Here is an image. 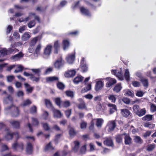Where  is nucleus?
Listing matches in <instances>:
<instances>
[{
    "mask_svg": "<svg viewBox=\"0 0 156 156\" xmlns=\"http://www.w3.org/2000/svg\"><path fill=\"white\" fill-rule=\"evenodd\" d=\"M23 56L24 55L23 53L21 51H20L18 54L12 56L11 58L16 61L18 60L20 58L23 57Z\"/></svg>",
    "mask_w": 156,
    "mask_h": 156,
    "instance_id": "nucleus-10",
    "label": "nucleus"
},
{
    "mask_svg": "<svg viewBox=\"0 0 156 156\" xmlns=\"http://www.w3.org/2000/svg\"><path fill=\"white\" fill-rule=\"evenodd\" d=\"M7 50L6 48H3L0 50V57L7 55Z\"/></svg>",
    "mask_w": 156,
    "mask_h": 156,
    "instance_id": "nucleus-45",
    "label": "nucleus"
},
{
    "mask_svg": "<svg viewBox=\"0 0 156 156\" xmlns=\"http://www.w3.org/2000/svg\"><path fill=\"white\" fill-rule=\"evenodd\" d=\"M62 44L63 46V48L64 50H65L69 48L70 42L69 40L65 39L63 40Z\"/></svg>",
    "mask_w": 156,
    "mask_h": 156,
    "instance_id": "nucleus-19",
    "label": "nucleus"
},
{
    "mask_svg": "<svg viewBox=\"0 0 156 156\" xmlns=\"http://www.w3.org/2000/svg\"><path fill=\"white\" fill-rule=\"evenodd\" d=\"M116 76L121 80H123L124 79V77L121 69L117 73Z\"/></svg>",
    "mask_w": 156,
    "mask_h": 156,
    "instance_id": "nucleus-28",
    "label": "nucleus"
},
{
    "mask_svg": "<svg viewBox=\"0 0 156 156\" xmlns=\"http://www.w3.org/2000/svg\"><path fill=\"white\" fill-rule=\"evenodd\" d=\"M78 107L80 109H83L86 108V104L84 101L79 104L78 105Z\"/></svg>",
    "mask_w": 156,
    "mask_h": 156,
    "instance_id": "nucleus-43",
    "label": "nucleus"
},
{
    "mask_svg": "<svg viewBox=\"0 0 156 156\" xmlns=\"http://www.w3.org/2000/svg\"><path fill=\"white\" fill-rule=\"evenodd\" d=\"M120 113L124 117L127 118L132 116V113L129 110L126 108L122 109L120 110Z\"/></svg>",
    "mask_w": 156,
    "mask_h": 156,
    "instance_id": "nucleus-3",
    "label": "nucleus"
},
{
    "mask_svg": "<svg viewBox=\"0 0 156 156\" xmlns=\"http://www.w3.org/2000/svg\"><path fill=\"white\" fill-rule=\"evenodd\" d=\"M56 86L58 88L61 90H63L65 86V84L62 82L58 81L56 83Z\"/></svg>",
    "mask_w": 156,
    "mask_h": 156,
    "instance_id": "nucleus-25",
    "label": "nucleus"
},
{
    "mask_svg": "<svg viewBox=\"0 0 156 156\" xmlns=\"http://www.w3.org/2000/svg\"><path fill=\"white\" fill-rule=\"evenodd\" d=\"M30 113L32 114H36L37 112V108L35 105L32 106L30 108Z\"/></svg>",
    "mask_w": 156,
    "mask_h": 156,
    "instance_id": "nucleus-41",
    "label": "nucleus"
},
{
    "mask_svg": "<svg viewBox=\"0 0 156 156\" xmlns=\"http://www.w3.org/2000/svg\"><path fill=\"white\" fill-rule=\"evenodd\" d=\"M15 135L16 136V139H18L19 138V133L18 132L13 133H10L8 132L5 136V138L7 140H8L12 139L13 136Z\"/></svg>",
    "mask_w": 156,
    "mask_h": 156,
    "instance_id": "nucleus-6",
    "label": "nucleus"
},
{
    "mask_svg": "<svg viewBox=\"0 0 156 156\" xmlns=\"http://www.w3.org/2000/svg\"><path fill=\"white\" fill-rule=\"evenodd\" d=\"M67 3V2L65 0H62L60 2V4L58 5V7L62 8Z\"/></svg>",
    "mask_w": 156,
    "mask_h": 156,
    "instance_id": "nucleus-56",
    "label": "nucleus"
},
{
    "mask_svg": "<svg viewBox=\"0 0 156 156\" xmlns=\"http://www.w3.org/2000/svg\"><path fill=\"white\" fill-rule=\"evenodd\" d=\"M122 88L121 84L118 83L116 84L113 89V90L116 93H118L121 90Z\"/></svg>",
    "mask_w": 156,
    "mask_h": 156,
    "instance_id": "nucleus-26",
    "label": "nucleus"
},
{
    "mask_svg": "<svg viewBox=\"0 0 156 156\" xmlns=\"http://www.w3.org/2000/svg\"><path fill=\"white\" fill-rule=\"evenodd\" d=\"M91 88V86L90 84H88L85 87L83 88L81 90L82 93H84L90 90Z\"/></svg>",
    "mask_w": 156,
    "mask_h": 156,
    "instance_id": "nucleus-36",
    "label": "nucleus"
},
{
    "mask_svg": "<svg viewBox=\"0 0 156 156\" xmlns=\"http://www.w3.org/2000/svg\"><path fill=\"white\" fill-rule=\"evenodd\" d=\"M76 133V131L73 128H71L69 130V134L71 136H74Z\"/></svg>",
    "mask_w": 156,
    "mask_h": 156,
    "instance_id": "nucleus-61",
    "label": "nucleus"
},
{
    "mask_svg": "<svg viewBox=\"0 0 156 156\" xmlns=\"http://www.w3.org/2000/svg\"><path fill=\"white\" fill-rule=\"evenodd\" d=\"M104 86L103 82L101 80H99L96 82L95 87V89L96 91H98L101 89Z\"/></svg>",
    "mask_w": 156,
    "mask_h": 156,
    "instance_id": "nucleus-13",
    "label": "nucleus"
},
{
    "mask_svg": "<svg viewBox=\"0 0 156 156\" xmlns=\"http://www.w3.org/2000/svg\"><path fill=\"white\" fill-rule=\"evenodd\" d=\"M54 115L56 117L60 118L62 117V114L60 111L58 110H55L53 111Z\"/></svg>",
    "mask_w": 156,
    "mask_h": 156,
    "instance_id": "nucleus-34",
    "label": "nucleus"
},
{
    "mask_svg": "<svg viewBox=\"0 0 156 156\" xmlns=\"http://www.w3.org/2000/svg\"><path fill=\"white\" fill-rule=\"evenodd\" d=\"M65 93L68 97H70L72 98L74 97V92L73 91L67 90L65 91Z\"/></svg>",
    "mask_w": 156,
    "mask_h": 156,
    "instance_id": "nucleus-40",
    "label": "nucleus"
},
{
    "mask_svg": "<svg viewBox=\"0 0 156 156\" xmlns=\"http://www.w3.org/2000/svg\"><path fill=\"white\" fill-rule=\"evenodd\" d=\"M41 124L44 130L45 131H48L50 130V127L47 123H42Z\"/></svg>",
    "mask_w": 156,
    "mask_h": 156,
    "instance_id": "nucleus-50",
    "label": "nucleus"
},
{
    "mask_svg": "<svg viewBox=\"0 0 156 156\" xmlns=\"http://www.w3.org/2000/svg\"><path fill=\"white\" fill-rule=\"evenodd\" d=\"M80 10L81 13L82 14L87 16L90 15V12L89 10L85 8L84 7H81L80 8Z\"/></svg>",
    "mask_w": 156,
    "mask_h": 156,
    "instance_id": "nucleus-18",
    "label": "nucleus"
},
{
    "mask_svg": "<svg viewBox=\"0 0 156 156\" xmlns=\"http://www.w3.org/2000/svg\"><path fill=\"white\" fill-rule=\"evenodd\" d=\"M39 37L37 36L34 38L31 41V44L32 46H34L38 41Z\"/></svg>",
    "mask_w": 156,
    "mask_h": 156,
    "instance_id": "nucleus-46",
    "label": "nucleus"
},
{
    "mask_svg": "<svg viewBox=\"0 0 156 156\" xmlns=\"http://www.w3.org/2000/svg\"><path fill=\"white\" fill-rule=\"evenodd\" d=\"M36 24V23L34 20L30 21L27 24L29 28H31L34 27Z\"/></svg>",
    "mask_w": 156,
    "mask_h": 156,
    "instance_id": "nucleus-48",
    "label": "nucleus"
},
{
    "mask_svg": "<svg viewBox=\"0 0 156 156\" xmlns=\"http://www.w3.org/2000/svg\"><path fill=\"white\" fill-rule=\"evenodd\" d=\"M31 70L33 72L37 74L38 76H40V73L41 72L40 69H32Z\"/></svg>",
    "mask_w": 156,
    "mask_h": 156,
    "instance_id": "nucleus-63",
    "label": "nucleus"
},
{
    "mask_svg": "<svg viewBox=\"0 0 156 156\" xmlns=\"http://www.w3.org/2000/svg\"><path fill=\"white\" fill-rule=\"evenodd\" d=\"M86 151V145H84L83 146L81 147L80 152L81 154H84L85 153Z\"/></svg>",
    "mask_w": 156,
    "mask_h": 156,
    "instance_id": "nucleus-57",
    "label": "nucleus"
},
{
    "mask_svg": "<svg viewBox=\"0 0 156 156\" xmlns=\"http://www.w3.org/2000/svg\"><path fill=\"white\" fill-rule=\"evenodd\" d=\"M41 48V45L40 44H38L37 46L35 51V53L36 54H38Z\"/></svg>",
    "mask_w": 156,
    "mask_h": 156,
    "instance_id": "nucleus-59",
    "label": "nucleus"
},
{
    "mask_svg": "<svg viewBox=\"0 0 156 156\" xmlns=\"http://www.w3.org/2000/svg\"><path fill=\"white\" fill-rule=\"evenodd\" d=\"M108 106L109 108V113L112 114L117 110V106L116 105L111 103L108 104Z\"/></svg>",
    "mask_w": 156,
    "mask_h": 156,
    "instance_id": "nucleus-8",
    "label": "nucleus"
},
{
    "mask_svg": "<svg viewBox=\"0 0 156 156\" xmlns=\"http://www.w3.org/2000/svg\"><path fill=\"white\" fill-rule=\"evenodd\" d=\"M13 101V98L11 95H9L8 96L4 98V103L5 104H7L10 102H12Z\"/></svg>",
    "mask_w": 156,
    "mask_h": 156,
    "instance_id": "nucleus-24",
    "label": "nucleus"
},
{
    "mask_svg": "<svg viewBox=\"0 0 156 156\" xmlns=\"http://www.w3.org/2000/svg\"><path fill=\"white\" fill-rule=\"evenodd\" d=\"M54 53L56 54L58 53V51L60 48V45L58 40L55 41L54 44Z\"/></svg>",
    "mask_w": 156,
    "mask_h": 156,
    "instance_id": "nucleus-12",
    "label": "nucleus"
},
{
    "mask_svg": "<svg viewBox=\"0 0 156 156\" xmlns=\"http://www.w3.org/2000/svg\"><path fill=\"white\" fill-rule=\"evenodd\" d=\"M65 113L66 117L68 118H69L72 113V109H69L66 110L65 112Z\"/></svg>",
    "mask_w": 156,
    "mask_h": 156,
    "instance_id": "nucleus-53",
    "label": "nucleus"
},
{
    "mask_svg": "<svg viewBox=\"0 0 156 156\" xmlns=\"http://www.w3.org/2000/svg\"><path fill=\"white\" fill-rule=\"evenodd\" d=\"M8 108L12 110L11 114L12 117H16L19 115L20 111L18 108L13 105L12 104L9 106Z\"/></svg>",
    "mask_w": 156,
    "mask_h": 156,
    "instance_id": "nucleus-2",
    "label": "nucleus"
},
{
    "mask_svg": "<svg viewBox=\"0 0 156 156\" xmlns=\"http://www.w3.org/2000/svg\"><path fill=\"white\" fill-rule=\"evenodd\" d=\"M124 77L126 80L127 81H129L130 79L129 73L128 69H126L124 74Z\"/></svg>",
    "mask_w": 156,
    "mask_h": 156,
    "instance_id": "nucleus-32",
    "label": "nucleus"
},
{
    "mask_svg": "<svg viewBox=\"0 0 156 156\" xmlns=\"http://www.w3.org/2000/svg\"><path fill=\"white\" fill-rule=\"evenodd\" d=\"M115 139L116 142L118 144H120L122 142V137L120 134H118L115 136Z\"/></svg>",
    "mask_w": 156,
    "mask_h": 156,
    "instance_id": "nucleus-30",
    "label": "nucleus"
},
{
    "mask_svg": "<svg viewBox=\"0 0 156 156\" xmlns=\"http://www.w3.org/2000/svg\"><path fill=\"white\" fill-rule=\"evenodd\" d=\"M52 48V46L50 44L47 45L44 50V54L45 55L49 56L51 54Z\"/></svg>",
    "mask_w": 156,
    "mask_h": 156,
    "instance_id": "nucleus-9",
    "label": "nucleus"
},
{
    "mask_svg": "<svg viewBox=\"0 0 156 156\" xmlns=\"http://www.w3.org/2000/svg\"><path fill=\"white\" fill-rule=\"evenodd\" d=\"M133 110L134 112L136 114L140 110V107L139 105H134L133 107Z\"/></svg>",
    "mask_w": 156,
    "mask_h": 156,
    "instance_id": "nucleus-54",
    "label": "nucleus"
},
{
    "mask_svg": "<svg viewBox=\"0 0 156 156\" xmlns=\"http://www.w3.org/2000/svg\"><path fill=\"white\" fill-rule=\"evenodd\" d=\"M80 68L83 73L87 72L88 70V67L85 62L84 58H83L80 61Z\"/></svg>",
    "mask_w": 156,
    "mask_h": 156,
    "instance_id": "nucleus-7",
    "label": "nucleus"
},
{
    "mask_svg": "<svg viewBox=\"0 0 156 156\" xmlns=\"http://www.w3.org/2000/svg\"><path fill=\"white\" fill-rule=\"evenodd\" d=\"M132 139L130 136H126L124 137V143L126 145H130L131 144Z\"/></svg>",
    "mask_w": 156,
    "mask_h": 156,
    "instance_id": "nucleus-29",
    "label": "nucleus"
},
{
    "mask_svg": "<svg viewBox=\"0 0 156 156\" xmlns=\"http://www.w3.org/2000/svg\"><path fill=\"white\" fill-rule=\"evenodd\" d=\"M54 149V148L51 146V142H49L47 144L44 148V150L45 151L48 150H53Z\"/></svg>",
    "mask_w": 156,
    "mask_h": 156,
    "instance_id": "nucleus-47",
    "label": "nucleus"
},
{
    "mask_svg": "<svg viewBox=\"0 0 156 156\" xmlns=\"http://www.w3.org/2000/svg\"><path fill=\"white\" fill-rule=\"evenodd\" d=\"M124 95L126 96H130L133 97L134 96V93L129 90H127L125 93Z\"/></svg>",
    "mask_w": 156,
    "mask_h": 156,
    "instance_id": "nucleus-44",
    "label": "nucleus"
},
{
    "mask_svg": "<svg viewBox=\"0 0 156 156\" xmlns=\"http://www.w3.org/2000/svg\"><path fill=\"white\" fill-rule=\"evenodd\" d=\"M116 126L115 120H112L109 122L108 131L109 132L113 131Z\"/></svg>",
    "mask_w": 156,
    "mask_h": 156,
    "instance_id": "nucleus-5",
    "label": "nucleus"
},
{
    "mask_svg": "<svg viewBox=\"0 0 156 156\" xmlns=\"http://www.w3.org/2000/svg\"><path fill=\"white\" fill-rule=\"evenodd\" d=\"M74 144H75V146L73 147L72 149V150L75 153H76L78 151L79 145L80 142L77 141H74Z\"/></svg>",
    "mask_w": 156,
    "mask_h": 156,
    "instance_id": "nucleus-20",
    "label": "nucleus"
},
{
    "mask_svg": "<svg viewBox=\"0 0 156 156\" xmlns=\"http://www.w3.org/2000/svg\"><path fill=\"white\" fill-rule=\"evenodd\" d=\"M105 80L108 82L106 84V87H109L116 83V80L110 77H107L105 78Z\"/></svg>",
    "mask_w": 156,
    "mask_h": 156,
    "instance_id": "nucleus-4",
    "label": "nucleus"
},
{
    "mask_svg": "<svg viewBox=\"0 0 156 156\" xmlns=\"http://www.w3.org/2000/svg\"><path fill=\"white\" fill-rule=\"evenodd\" d=\"M76 72L74 70H72L69 71L65 74V76L66 77L69 78L72 77L75 75Z\"/></svg>",
    "mask_w": 156,
    "mask_h": 156,
    "instance_id": "nucleus-21",
    "label": "nucleus"
},
{
    "mask_svg": "<svg viewBox=\"0 0 156 156\" xmlns=\"http://www.w3.org/2000/svg\"><path fill=\"white\" fill-rule=\"evenodd\" d=\"M11 125L15 128L19 129L20 128V122H19L15 120H12L9 121Z\"/></svg>",
    "mask_w": 156,
    "mask_h": 156,
    "instance_id": "nucleus-15",
    "label": "nucleus"
},
{
    "mask_svg": "<svg viewBox=\"0 0 156 156\" xmlns=\"http://www.w3.org/2000/svg\"><path fill=\"white\" fill-rule=\"evenodd\" d=\"M62 135V134H59L56 135L55 136V141L57 143L58 140L60 138Z\"/></svg>",
    "mask_w": 156,
    "mask_h": 156,
    "instance_id": "nucleus-64",
    "label": "nucleus"
},
{
    "mask_svg": "<svg viewBox=\"0 0 156 156\" xmlns=\"http://www.w3.org/2000/svg\"><path fill=\"white\" fill-rule=\"evenodd\" d=\"M95 119H93L90 122V124L89 127V129L90 130H93L94 129V120Z\"/></svg>",
    "mask_w": 156,
    "mask_h": 156,
    "instance_id": "nucleus-52",
    "label": "nucleus"
},
{
    "mask_svg": "<svg viewBox=\"0 0 156 156\" xmlns=\"http://www.w3.org/2000/svg\"><path fill=\"white\" fill-rule=\"evenodd\" d=\"M144 126L146 127H148L150 128H153L154 127V126L153 124H151L150 122H147L144 124Z\"/></svg>",
    "mask_w": 156,
    "mask_h": 156,
    "instance_id": "nucleus-60",
    "label": "nucleus"
},
{
    "mask_svg": "<svg viewBox=\"0 0 156 156\" xmlns=\"http://www.w3.org/2000/svg\"><path fill=\"white\" fill-rule=\"evenodd\" d=\"M146 113V110L145 108L140 109L136 114L139 117L142 116Z\"/></svg>",
    "mask_w": 156,
    "mask_h": 156,
    "instance_id": "nucleus-27",
    "label": "nucleus"
},
{
    "mask_svg": "<svg viewBox=\"0 0 156 156\" xmlns=\"http://www.w3.org/2000/svg\"><path fill=\"white\" fill-rule=\"evenodd\" d=\"M140 81L143 84V85L146 87H147L148 86V80L147 79L144 78L143 77L140 78Z\"/></svg>",
    "mask_w": 156,
    "mask_h": 156,
    "instance_id": "nucleus-22",
    "label": "nucleus"
},
{
    "mask_svg": "<svg viewBox=\"0 0 156 156\" xmlns=\"http://www.w3.org/2000/svg\"><path fill=\"white\" fill-rule=\"evenodd\" d=\"M65 63V62L62 56H60L54 62V66L56 69H59L63 66Z\"/></svg>",
    "mask_w": 156,
    "mask_h": 156,
    "instance_id": "nucleus-1",
    "label": "nucleus"
},
{
    "mask_svg": "<svg viewBox=\"0 0 156 156\" xmlns=\"http://www.w3.org/2000/svg\"><path fill=\"white\" fill-rule=\"evenodd\" d=\"M46 81L47 82H52L55 81H58V78L57 76H53L47 77Z\"/></svg>",
    "mask_w": 156,
    "mask_h": 156,
    "instance_id": "nucleus-16",
    "label": "nucleus"
},
{
    "mask_svg": "<svg viewBox=\"0 0 156 156\" xmlns=\"http://www.w3.org/2000/svg\"><path fill=\"white\" fill-rule=\"evenodd\" d=\"M54 101L56 104L59 107H61V104H62V102L61 98L59 97L56 98H55Z\"/></svg>",
    "mask_w": 156,
    "mask_h": 156,
    "instance_id": "nucleus-35",
    "label": "nucleus"
},
{
    "mask_svg": "<svg viewBox=\"0 0 156 156\" xmlns=\"http://www.w3.org/2000/svg\"><path fill=\"white\" fill-rule=\"evenodd\" d=\"M122 100L124 103L126 104H129L130 102V99L127 98H123Z\"/></svg>",
    "mask_w": 156,
    "mask_h": 156,
    "instance_id": "nucleus-58",
    "label": "nucleus"
},
{
    "mask_svg": "<svg viewBox=\"0 0 156 156\" xmlns=\"http://www.w3.org/2000/svg\"><path fill=\"white\" fill-rule=\"evenodd\" d=\"M108 99L110 100L112 102L115 103V102L116 98L114 95H110L108 97Z\"/></svg>",
    "mask_w": 156,
    "mask_h": 156,
    "instance_id": "nucleus-55",
    "label": "nucleus"
},
{
    "mask_svg": "<svg viewBox=\"0 0 156 156\" xmlns=\"http://www.w3.org/2000/svg\"><path fill=\"white\" fill-rule=\"evenodd\" d=\"M96 120V125L98 128H101L103 125L104 121L102 118H98L95 119Z\"/></svg>",
    "mask_w": 156,
    "mask_h": 156,
    "instance_id": "nucleus-17",
    "label": "nucleus"
},
{
    "mask_svg": "<svg viewBox=\"0 0 156 156\" xmlns=\"http://www.w3.org/2000/svg\"><path fill=\"white\" fill-rule=\"evenodd\" d=\"M31 103V101L29 99H28L24 101L22 104V106H26L30 105Z\"/></svg>",
    "mask_w": 156,
    "mask_h": 156,
    "instance_id": "nucleus-51",
    "label": "nucleus"
},
{
    "mask_svg": "<svg viewBox=\"0 0 156 156\" xmlns=\"http://www.w3.org/2000/svg\"><path fill=\"white\" fill-rule=\"evenodd\" d=\"M70 105V103L69 101L66 100L62 102V106L64 108H68Z\"/></svg>",
    "mask_w": 156,
    "mask_h": 156,
    "instance_id": "nucleus-38",
    "label": "nucleus"
},
{
    "mask_svg": "<svg viewBox=\"0 0 156 156\" xmlns=\"http://www.w3.org/2000/svg\"><path fill=\"white\" fill-rule=\"evenodd\" d=\"M75 55L74 54L69 55L66 58V60L69 64H72L75 60Z\"/></svg>",
    "mask_w": 156,
    "mask_h": 156,
    "instance_id": "nucleus-14",
    "label": "nucleus"
},
{
    "mask_svg": "<svg viewBox=\"0 0 156 156\" xmlns=\"http://www.w3.org/2000/svg\"><path fill=\"white\" fill-rule=\"evenodd\" d=\"M7 50V51L10 54H14L19 51V50L16 48H9Z\"/></svg>",
    "mask_w": 156,
    "mask_h": 156,
    "instance_id": "nucleus-37",
    "label": "nucleus"
},
{
    "mask_svg": "<svg viewBox=\"0 0 156 156\" xmlns=\"http://www.w3.org/2000/svg\"><path fill=\"white\" fill-rule=\"evenodd\" d=\"M152 115H147L142 118V120L144 121H151L152 119Z\"/></svg>",
    "mask_w": 156,
    "mask_h": 156,
    "instance_id": "nucleus-31",
    "label": "nucleus"
},
{
    "mask_svg": "<svg viewBox=\"0 0 156 156\" xmlns=\"http://www.w3.org/2000/svg\"><path fill=\"white\" fill-rule=\"evenodd\" d=\"M33 150V146L32 144L30 142L27 143L26 147V153L28 154H31L32 153Z\"/></svg>",
    "mask_w": 156,
    "mask_h": 156,
    "instance_id": "nucleus-11",
    "label": "nucleus"
},
{
    "mask_svg": "<svg viewBox=\"0 0 156 156\" xmlns=\"http://www.w3.org/2000/svg\"><path fill=\"white\" fill-rule=\"evenodd\" d=\"M104 144L108 146H113L114 145L113 141L111 139H106L104 141Z\"/></svg>",
    "mask_w": 156,
    "mask_h": 156,
    "instance_id": "nucleus-23",
    "label": "nucleus"
},
{
    "mask_svg": "<svg viewBox=\"0 0 156 156\" xmlns=\"http://www.w3.org/2000/svg\"><path fill=\"white\" fill-rule=\"evenodd\" d=\"M133 140L134 142L137 143L141 144L143 142V140L141 139L140 137L139 136H134Z\"/></svg>",
    "mask_w": 156,
    "mask_h": 156,
    "instance_id": "nucleus-33",
    "label": "nucleus"
},
{
    "mask_svg": "<svg viewBox=\"0 0 156 156\" xmlns=\"http://www.w3.org/2000/svg\"><path fill=\"white\" fill-rule=\"evenodd\" d=\"M83 79V77L82 76H77L74 79L73 82L74 83H78L82 81Z\"/></svg>",
    "mask_w": 156,
    "mask_h": 156,
    "instance_id": "nucleus-39",
    "label": "nucleus"
},
{
    "mask_svg": "<svg viewBox=\"0 0 156 156\" xmlns=\"http://www.w3.org/2000/svg\"><path fill=\"white\" fill-rule=\"evenodd\" d=\"M30 35L28 34L25 33L23 35L22 39L23 41H27L30 38Z\"/></svg>",
    "mask_w": 156,
    "mask_h": 156,
    "instance_id": "nucleus-49",
    "label": "nucleus"
},
{
    "mask_svg": "<svg viewBox=\"0 0 156 156\" xmlns=\"http://www.w3.org/2000/svg\"><path fill=\"white\" fill-rule=\"evenodd\" d=\"M45 104L46 107L48 108H51L52 107V105L50 101L48 99H45Z\"/></svg>",
    "mask_w": 156,
    "mask_h": 156,
    "instance_id": "nucleus-42",
    "label": "nucleus"
},
{
    "mask_svg": "<svg viewBox=\"0 0 156 156\" xmlns=\"http://www.w3.org/2000/svg\"><path fill=\"white\" fill-rule=\"evenodd\" d=\"M32 119L33 125L34 126H37L39 124L38 120L36 118H32Z\"/></svg>",
    "mask_w": 156,
    "mask_h": 156,
    "instance_id": "nucleus-62",
    "label": "nucleus"
}]
</instances>
